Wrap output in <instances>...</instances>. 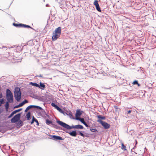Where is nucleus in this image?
<instances>
[{
	"instance_id": "1",
	"label": "nucleus",
	"mask_w": 156,
	"mask_h": 156,
	"mask_svg": "<svg viewBox=\"0 0 156 156\" xmlns=\"http://www.w3.org/2000/svg\"><path fill=\"white\" fill-rule=\"evenodd\" d=\"M57 122L60 125L63 127L67 129H70L72 128L79 129H83V126L81 125H78L75 126H70L69 125L67 124L64 122H63L60 121H57Z\"/></svg>"
},
{
	"instance_id": "2",
	"label": "nucleus",
	"mask_w": 156,
	"mask_h": 156,
	"mask_svg": "<svg viewBox=\"0 0 156 156\" xmlns=\"http://www.w3.org/2000/svg\"><path fill=\"white\" fill-rule=\"evenodd\" d=\"M61 27H59L56 28L55 31L53 33L52 37V41H55L58 38L61 33Z\"/></svg>"
},
{
	"instance_id": "3",
	"label": "nucleus",
	"mask_w": 156,
	"mask_h": 156,
	"mask_svg": "<svg viewBox=\"0 0 156 156\" xmlns=\"http://www.w3.org/2000/svg\"><path fill=\"white\" fill-rule=\"evenodd\" d=\"M14 97L17 101H19L21 98V93L19 88L16 87L15 89Z\"/></svg>"
},
{
	"instance_id": "4",
	"label": "nucleus",
	"mask_w": 156,
	"mask_h": 156,
	"mask_svg": "<svg viewBox=\"0 0 156 156\" xmlns=\"http://www.w3.org/2000/svg\"><path fill=\"white\" fill-rule=\"evenodd\" d=\"M6 99L10 103H12L13 102V96L12 93L9 89L6 90Z\"/></svg>"
},
{
	"instance_id": "5",
	"label": "nucleus",
	"mask_w": 156,
	"mask_h": 156,
	"mask_svg": "<svg viewBox=\"0 0 156 156\" xmlns=\"http://www.w3.org/2000/svg\"><path fill=\"white\" fill-rule=\"evenodd\" d=\"M20 114H18L16 115L11 119V122L12 123H14L20 120Z\"/></svg>"
},
{
	"instance_id": "6",
	"label": "nucleus",
	"mask_w": 156,
	"mask_h": 156,
	"mask_svg": "<svg viewBox=\"0 0 156 156\" xmlns=\"http://www.w3.org/2000/svg\"><path fill=\"white\" fill-rule=\"evenodd\" d=\"M98 121L99 122L105 129H108L110 127V125L105 122L101 120H98Z\"/></svg>"
},
{
	"instance_id": "7",
	"label": "nucleus",
	"mask_w": 156,
	"mask_h": 156,
	"mask_svg": "<svg viewBox=\"0 0 156 156\" xmlns=\"http://www.w3.org/2000/svg\"><path fill=\"white\" fill-rule=\"evenodd\" d=\"M83 112L81 111L80 109H77L76 111V112L75 114L76 118H79L82 114Z\"/></svg>"
},
{
	"instance_id": "8",
	"label": "nucleus",
	"mask_w": 156,
	"mask_h": 156,
	"mask_svg": "<svg viewBox=\"0 0 156 156\" xmlns=\"http://www.w3.org/2000/svg\"><path fill=\"white\" fill-rule=\"evenodd\" d=\"M51 137L53 138L54 140H63V139L60 136H57L55 135H52Z\"/></svg>"
},
{
	"instance_id": "9",
	"label": "nucleus",
	"mask_w": 156,
	"mask_h": 156,
	"mask_svg": "<svg viewBox=\"0 0 156 156\" xmlns=\"http://www.w3.org/2000/svg\"><path fill=\"white\" fill-rule=\"evenodd\" d=\"M38 87L41 89L44 90L45 88V85L44 84L40 82V85H39V87Z\"/></svg>"
},
{
	"instance_id": "10",
	"label": "nucleus",
	"mask_w": 156,
	"mask_h": 156,
	"mask_svg": "<svg viewBox=\"0 0 156 156\" xmlns=\"http://www.w3.org/2000/svg\"><path fill=\"white\" fill-rule=\"evenodd\" d=\"M69 134L70 135L73 136H76L77 135L76 132L75 131H73L72 132L69 133Z\"/></svg>"
},
{
	"instance_id": "11",
	"label": "nucleus",
	"mask_w": 156,
	"mask_h": 156,
	"mask_svg": "<svg viewBox=\"0 0 156 156\" xmlns=\"http://www.w3.org/2000/svg\"><path fill=\"white\" fill-rule=\"evenodd\" d=\"M13 24L14 26H15L16 27H22V25H23L22 24L16 23H13Z\"/></svg>"
},
{
	"instance_id": "12",
	"label": "nucleus",
	"mask_w": 156,
	"mask_h": 156,
	"mask_svg": "<svg viewBox=\"0 0 156 156\" xmlns=\"http://www.w3.org/2000/svg\"><path fill=\"white\" fill-rule=\"evenodd\" d=\"M76 119L77 120L80 121L83 124V123L85 122L84 120V119L81 118H76Z\"/></svg>"
},
{
	"instance_id": "13",
	"label": "nucleus",
	"mask_w": 156,
	"mask_h": 156,
	"mask_svg": "<svg viewBox=\"0 0 156 156\" xmlns=\"http://www.w3.org/2000/svg\"><path fill=\"white\" fill-rule=\"evenodd\" d=\"M17 126H23V123L22 121L21 120H20L18 121H17Z\"/></svg>"
},
{
	"instance_id": "14",
	"label": "nucleus",
	"mask_w": 156,
	"mask_h": 156,
	"mask_svg": "<svg viewBox=\"0 0 156 156\" xmlns=\"http://www.w3.org/2000/svg\"><path fill=\"white\" fill-rule=\"evenodd\" d=\"M27 118L28 120H30V113L29 112L26 115Z\"/></svg>"
},
{
	"instance_id": "15",
	"label": "nucleus",
	"mask_w": 156,
	"mask_h": 156,
	"mask_svg": "<svg viewBox=\"0 0 156 156\" xmlns=\"http://www.w3.org/2000/svg\"><path fill=\"white\" fill-rule=\"evenodd\" d=\"M30 84H31L33 86H35L36 87H39V85L37 83H33L32 82H31L30 83Z\"/></svg>"
},
{
	"instance_id": "16",
	"label": "nucleus",
	"mask_w": 156,
	"mask_h": 156,
	"mask_svg": "<svg viewBox=\"0 0 156 156\" xmlns=\"http://www.w3.org/2000/svg\"><path fill=\"white\" fill-rule=\"evenodd\" d=\"M97 117H98V118L104 120L105 119V116H101V115H98L97 116Z\"/></svg>"
},
{
	"instance_id": "17",
	"label": "nucleus",
	"mask_w": 156,
	"mask_h": 156,
	"mask_svg": "<svg viewBox=\"0 0 156 156\" xmlns=\"http://www.w3.org/2000/svg\"><path fill=\"white\" fill-rule=\"evenodd\" d=\"M9 102L8 101L6 102L5 104V108H6V109L7 110H8V109L9 108Z\"/></svg>"
},
{
	"instance_id": "18",
	"label": "nucleus",
	"mask_w": 156,
	"mask_h": 156,
	"mask_svg": "<svg viewBox=\"0 0 156 156\" xmlns=\"http://www.w3.org/2000/svg\"><path fill=\"white\" fill-rule=\"evenodd\" d=\"M95 7H96V9L98 11L100 12H101V10L100 9V6H99V5H97Z\"/></svg>"
},
{
	"instance_id": "19",
	"label": "nucleus",
	"mask_w": 156,
	"mask_h": 156,
	"mask_svg": "<svg viewBox=\"0 0 156 156\" xmlns=\"http://www.w3.org/2000/svg\"><path fill=\"white\" fill-rule=\"evenodd\" d=\"M68 115H69L71 118H73V116L72 113L71 112H69L68 113Z\"/></svg>"
},
{
	"instance_id": "20",
	"label": "nucleus",
	"mask_w": 156,
	"mask_h": 156,
	"mask_svg": "<svg viewBox=\"0 0 156 156\" xmlns=\"http://www.w3.org/2000/svg\"><path fill=\"white\" fill-rule=\"evenodd\" d=\"M46 123L48 125H49L52 123V122L49 120L48 119H47L46 120Z\"/></svg>"
},
{
	"instance_id": "21",
	"label": "nucleus",
	"mask_w": 156,
	"mask_h": 156,
	"mask_svg": "<svg viewBox=\"0 0 156 156\" xmlns=\"http://www.w3.org/2000/svg\"><path fill=\"white\" fill-rule=\"evenodd\" d=\"M22 27H27L28 28H31V27H30L28 25H26L25 24H23L22 25Z\"/></svg>"
},
{
	"instance_id": "22",
	"label": "nucleus",
	"mask_w": 156,
	"mask_h": 156,
	"mask_svg": "<svg viewBox=\"0 0 156 156\" xmlns=\"http://www.w3.org/2000/svg\"><path fill=\"white\" fill-rule=\"evenodd\" d=\"M94 5L96 6L99 5L98 1L97 0H96L94 1Z\"/></svg>"
},
{
	"instance_id": "23",
	"label": "nucleus",
	"mask_w": 156,
	"mask_h": 156,
	"mask_svg": "<svg viewBox=\"0 0 156 156\" xmlns=\"http://www.w3.org/2000/svg\"><path fill=\"white\" fill-rule=\"evenodd\" d=\"M15 114L14 111H13L10 115L8 116V118H11L13 115L14 114Z\"/></svg>"
},
{
	"instance_id": "24",
	"label": "nucleus",
	"mask_w": 156,
	"mask_h": 156,
	"mask_svg": "<svg viewBox=\"0 0 156 156\" xmlns=\"http://www.w3.org/2000/svg\"><path fill=\"white\" fill-rule=\"evenodd\" d=\"M133 84H137L138 86H140V84L138 83V81L137 80H135L133 83Z\"/></svg>"
},
{
	"instance_id": "25",
	"label": "nucleus",
	"mask_w": 156,
	"mask_h": 156,
	"mask_svg": "<svg viewBox=\"0 0 156 156\" xmlns=\"http://www.w3.org/2000/svg\"><path fill=\"white\" fill-rule=\"evenodd\" d=\"M126 146L123 144H122V147H121L122 149L125 150H126Z\"/></svg>"
},
{
	"instance_id": "26",
	"label": "nucleus",
	"mask_w": 156,
	"mask_h": 156,
	"mask_svg": "<svg viewBox=\"0 0 156 156\" xmlns=\"http://www.w3.org/2000/svg\"><path fill=\"white\" fill-rule=\"evenodd\" d=\"M55 108L60 112H61L62 111V109L59 107L58 106H57V107H56Z\"/></svg>"
},
{
	"instance_id": "27",
	"label": "nucleus",
	"mask_w": 156,
	"mask_h": 156,
	"mask_svg": "<svg viewBox=\"0 0 156 156\" xmlns=\"http://www.w3.org/2000/svg\"><path fill=\"white\" fill-rule=\"evenodd\" d=\"M55 108L60 112H61L62 111V109L59 107L58 106H57V107H56Z\"/></svg>"
},
{
	"instance_id": "28",
	"label": "nucleus",
	"mask_w": 156,
	"mask_h": 156,
	"mask_svg": "<svg viewBox=\"0 0 156 156\" xmlns=\"http://www.w3.org/2000/svg\"><path fill=\"white\" fill-rule=\"evenodd\" d=\"M22 110V108H20L19 109L16 110L14 111L15 113L16 114V113L19 112Z\"/></svg>"
},
{
	"instance_id": "29",
	"label": "nucleus",
	"mask_w": 156,
	"mask_h": 156,
	"mask_svg": "<svg viewBox=\"0 0 156 156\" xmlns=\"http://www.w3.org/2000/svg\"><path fill=\"white\" fill-rule=\"evenodd\" d=\"M90 130L92 132H95L98 131L96 129H90Z\"/></svg>"
},
{
	"instance_id": "30",
	"label": "nucleus",
	"mask_w": 156,
	"mask_h": 156,
	"mask_svg": "<svg viewBox=\"0 0 156 156\" xmlns=\"http://www.w3.org/2000/svg\"><path fill=\"white\" fill-rule=\"evenodd\" d=\"M34 108H38L41 110L42 109V108L41 107H39V106H37L34 105Z\"/></svg>"
},
{
	"instance_id": "31",
	"label": "nucleus",
	"mask_w": 156,
	"mask_h": 156,
	"mask_svg": "<svg viewBox=\"0 0 156 156\" xmlns=\"http://www.w3.org/2000/svg\"><path fill=\"white\" fill-rule=\"evenodd\" d=\"M4 100L3 99L0 100V106H1V104L4 103Z\"/></svg>"
},
{
	"instance_id": "32",
	"label": "nucleus",
	"mask_w": 156,
	"mask_h": 156,
	"mask_svg": "<svg viewBox=\"0 0 156 156\" xmlns=\"http://www.w3.org/2000/svg\"><path fill=\"white\" fill-rule=\"evenodd\" d=\"M51 105L53 107H54L55 108H56V107L57 106L54 103H51Z\"/></svg>"
},
{
	"instance_id": "33",
	"label": "nucleus",
	"mask_w": 156,
	"mask_h": 156,
	"mask_svg": "<svg viewBox=\"0 0 156 156\" xmlns=\"http://www.w3.org/2000/svg\"><path fill=\"white\" fill-rule=\"evenodd\" d=\"M23 102V104H24L25 103H26L28 102V101L27 100H25Z\"/></svg>"
},
{
	"instance_id": "34",
	"label": "nucleus",
	"mask_w": 156,
	"mask_h": 156,
	"mask_svg": "<svg viewBox=\"0 0 156 156\" xmlns=\"http://www.w3.org/2000/svg\"><path fill=\"white\" fill-rule=\"evenodd\" d=\"M19 105H20V107H21V106H23L24 105V104H23V103L22 102V103H20L19 104Z\"/></svg>"
},
{
	"instance_id": "35",
	"label": "nucleus",
	"mask_w": 156,
	"mask_h": 156,
	"mask_svg": "<svg viewBox=\"0 0 156 156\" xmlns=\"http://www.w3.org/2000/svg\"><path fill=\"white\" fill-rule=\"evenodd\" d=\"M79 134L81 136H84V134L83 133H81V132H80Z\"/></svg>"
},
{
	"instance_id": "36",
	"label": "nucleus",
	"mask_w": 156,
	"mask_h": 156,
	"mask_svg": "<svg viewBox=\"0 0 156 156\" xmlns=\"http://www.w3.org/2000/svg\"><path fill=\"white\" fill-rule=\"evenodd\" d=\"M83 124H84L86 127H89L88 125L86 123V122H85L83 123Z\"/></svg>"
},
{
	"instance_id": "37",
	"label": "nucleus",
	"mask_w": 156,
	"mask_h": 156,
	"mask_svg": "<svg viewBox=\"0 0 156 156\" xmlns=\"http://www.w3.org/2000/svg\"><path fill=\"white\" fill-rule=\"evenodd\" d=\"M34 105H30L29 106V107L30 108V109L31 108H34Z\"/></svg>"
},
{
	"instance_id": "38",
	"label": "nucleus",
	"mask_w": 156,
	"mask_h": 156,
	"mask_svg": "<svg viewBox=\"0 0 156 156\" xmlns=\"http://www.w3.org/2000/svg\"><path fill=\"white\" fill-rule=\"evenodd\" d=\"M34 105H30L29 106V107L30 108V109L31 108H34Z\"/></svg>"
},
{
	"instance_id": "39",
	"label": "nucleus",
	"mask_w": 156,
	"mask_h": 156,
	"mask_svg": "<svg viewBox=\"0 0 156 156\" xmlns=\"http://www.w3.org/2000/svg\"><path fill=\"white\" fill-rule=\"evenodd\" d=\"M36 119L34 118V116H33L32 120H34V121H35Z\"/></svg>"
},
{
	"instance_id": "40",
	"label": "nucleus",
	"mask_w": 156,
	"mask_h": 156,
	"mask_svg": "<svg viewBox=\"0 0 156 156\" xmlns=\"http://www.w3.org/2000/svg\"><path fill=\"white\" fill-rule=\"evenodd\" d=\"M20 107V105L19 104L18 105H17V106H16L15 107V108H18V107Z\"/></svg>"
},
{
	"instance_id": "41",
	"label": "nucleus",
	"mask_w": 156,
	"mask_h": 156,
	"mask_svg": "<svg viewBox=\"0 0 156 156\" xmlns=\"http://www.w3.org/2000/svg\"><path fill=\"white\" fill-rule=\"evenodd\" d=\"M131 112V110H129L127 112V113L128 114H129Z\"/></svg>"
},
{
	"instance_id": "42",
	"label": "nucleus",
	"mask_w": 156,
	"mask_h": 156,
	"mask_svg": "<svg viewBox=\"0 0 156 156\" xmlns=\"http://www.w3.org/2000/svg\"><path fill=\"white\" fill-rule=\"evenodd\" d=\"M35 122H36L37 123V125H38V121H37V119H36V120H35Z\"/></svg>"
},
{
	"instance_id": "43",
	"label": "nucleus",
	"mask_w": 156,
	"mask_h": 156,
	"mask_svg": "<svg viewBox=\"0 0 156 156\" xmlns=\"http://www.w3.org/2000/svg\"><path fill=\"white\" fill-rule=\"evenodd\" d=\"M28 109H27L26 108V109L25 110V112H27L28 111Z\"/></svg>"
},
{
	"instance_id": "44",
	"label": "nucleus",
	"mask_w": 156,
	"mask_h": 156,
	"mask_svg": "<svg viewBox=\"0 0 156 156\" xmlns=\"http://www.w3.org/2000/svg\"><path fill=\"white\" fill-rule=\"evenodd\" d=\"M34 121V120H32V121L31 122V124H32L33 123Z\"/></svg>"
},
{
	"instance_id": "45",
	"label": "nucleus",
	"mask_w": 156,
	"mask_h": 156,
	"mask_svg": "<svg viewBox=\"0 0 156 156\" xmlns=\"http://www.w3.org/2000/svg\"><path fill=\"white\" fill-rule=\"evenodd\" d=\"M2 95L1 94H0V98H2Z\"/></svg>"
},
{
	"instance_id": "46",
	"label": "nucleus",
	"mask_w": 156,
	"mask_h": 156,
	"mask_svg": "<svg viewBox=\"0 0 156 156\" xmlns=\"http://www.w3.org/2000/svg\"><path fill=\"white\" fill-rule=\"evenodd\" d=\"M27 109H28V110H29L30 108L29 107V106H28L27 108H26Z\"/></svg>"
},
{
	"instance_id": "47",
	"label": "nucleus",
	"mask_w": 156,
	"mask_h": 156,
	"mask_svg": "<svg viewBox=\"0 0 156 156\" xmlns=\"http://www.w3.org/2000/svg\"><path fill=\"white\" fill-rule=\"evenodd\" d=\"M38 76L40 77H42V76L41 75H40L39 76Z\"/></svg>"
},
{
	"instance_id": "48",
	"label": "nucleus",
	"mask_w": 156,
	"mask_h": 156,
	"mask_svg": "<svg viewBox=\"0 0 156 156\" xmlns=\"http://www.w3.org/2000/svg\"><path fill=\"white\" fill-rule=\"evenodd\" d=\"M1 112H2L1 111V109H0V114L1 113Z\"/></svg>"
}]
</instances>
